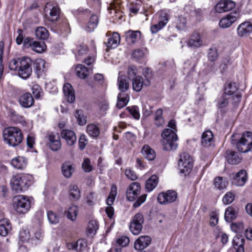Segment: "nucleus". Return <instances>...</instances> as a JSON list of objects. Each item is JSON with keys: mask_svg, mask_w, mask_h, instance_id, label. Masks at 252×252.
Listing matches in <instances>:
<instances>
[{"mask_svg": "<svg viewBox=\"0 0 252 252\" xmlns=\"http://www.w3.org/2000/svg\"><path fill=\"white\" fill-rule=\"evenodd\" d=\"M168 126L169 128H165L161 134L163 139L164 149L167 151L175 150L178 146L176 142L178 137L176 134L177 127L175 121L170 120L168 122Z\"/></svg>", "mask_w": 252, "mask_h": 252, "instance_id": "nucleus-1", "label": "nucleus"}, {"mask_svg": "<svg viewBox=\"0 0 252 252\" xmlns=\"http://www.w3.org/2000/svg\"><path fill=\"white\" fill-rule=\"evenodd\" d=\"M233 244L235 249L236 250V252H244L243 239L242 238H235L233 240Z\"/></svg>", "mask_w": 252, "mask_h": 252, "instance_id": "nucleus-52", "label": "nucleus"}, {"mask_svg": "<svg viewBox=\"0 0 252 252\" xmlns=\"http://www.w3.org/2000/svg\"><path fill=\"white\" fill-rule=\"evenodd\" d=\"M32 177L28 174H18L12 176L10 184L12 190L17 193L27 190L32 184Z\"/></svg>", "mask_w": 252, "mask_h": 252, "instance_id": "nucleus-3", "label": "nucleus"}, {"mask_svg": "<svg viewBox=\"0 0 252 252\" xmlns=\"http://www.w3.org/2000/svg\"><path fill=\"white\" fill-rule=\"evenodd\" d=\"M98 228L97 222L95 220L90 221L87 228L88 235L93 236L96 233V230Z\"/></svg>", "mask_w": 252, "mask_h": 252, "instance_id": "nucleus-40", "label": "nucleus"}, {"mask_svg": "<svg viewBox=\"0 0 252 252\" xmlns=\"http://www.w3.org/2000/svg\"><path fill=\"white\" fill-rule=\"evenodd\" d=\"M238 134L232 136V143L236 144L237 150L241 153H247L252 149V132L246 131L237 140Z\"/></svg>", "mask_w": 252, "mask_h": 252, "instance_id": "nucleus-4", "label": "nucleus"}, {"mask_svg": "<svg viewBox=\"0 0 252 252\" xmlns=\"http://www.w3.org/2000/svg\"><path fill=\"white\" fill-rule=\"evenodd\" d=\"M158 20L160 23L165 26L169 21L170 16L169 14L164 10H162L158 13Z\"/></svg>", "mask_w": 252, "mask_h": 252, "instance_id": "nucleus-51", "label": "nucleus"}, {"mask_svg": "<svg viewBox=\"0 0 252 252\" xmlns=\"http://www.w3.org/2000/svg\"><path fill=\"white\" fill-rule=\"evenodd\" d=\"M144 156L149 160H153L156 158V153L153 149L148 145H144L142 149Z\"/></svg>", "mask_w": 252, "mask_h": 252, "instance_id": "nucleus-35", "label": "nucleus"}, {"mask_svg": "<svg viewBox=\"0 0 252 252\" xmlns=\"http://www.w3.org/2000/svg\"><path fill=\"white\" fill-rule=\"evenodd\" d=\"M11 119L16 123H19L22 125L26 124L25 118L18 114H17L14 111L11 112Z\"/></svg>", "mask_w": 252, "mask_h": 252, "instance_id": "nucleus-53", "label": "nucleus"}, {"mask_svg": "<svg viewBox=\"0 0 252 252\" xmlns=\"http://www.w3.org/2000/svg\"><path fill=\"white\" fill-rule=\"evenodd\" d=\"M235 6L234 2L231 0H222L218 2L215 7L217 12L221 13L231 10Z\"/></svg>", "mask_w": 252, "mask_h": 252, "instance_id": "nucleus-14", "label": "nucleus"}, {"mask_svg": "<svg viewBox=\"0 0 252 252\" xmlns=\"http://www.w3.org/2000/svg\"><path fill=\"white\" fill-rule=\"evenodd\" d=\"M118 86L119 90L122 92H126L129 87L128 81L124 75H119L118 77Z\"/></svg>", "mask_w": 252, "mask_h": 252, "instance_id": "nucleus-32", "label": "nucleus"}, {"mask_svg": "<svg viewBox=\"0 0 252 252\" xmlns=\"http://www.w3.org/2000/svg\"><path fill=\"white\" fill-rule=\"evenodd\" d=\"M226 158L228 162L231 164H237L241 162V155L236 152L227 150L226 151Z\"/></svg>", "mask_w": 252, "mask_h": 252, "instance_id": "nucleus-20", "label": "nucleus"}, {"mask_svg": "<svg viewBox=\"0 0 252 252\" xmlns=\"http://www.w3.org/2000/svg\"><path fill=\"white\" fill-rule=\"evenodd\" d=\"M111 32H108L106 33L107 36H108V40L106 42V46L108 49L115 48L120 43V35L117 32H113L111 35Z\"/></svg>", "mask_w": 252, "mask_h": 252, "instance_id": "nucleus-15", "label": "nucleus"}, {"mask_svg": "<svg viewBox=\"0 0 252 252\" xmlns=\"http://www.w3.org/2000/svg\"><path fill=\"white\" fill-rule=\"evenodd\" d=\"M247 180V173L246 170L242 169L235 175L232 184L236 186H243Z\"/></svg>", "mask_w": 252, "mask_h": 252, "instance_id": "nucleus-21", "label": "nucleus"}, {"mask_svg": "<svg viewBox=\"0 0 252 252\" xmlns=\"http://www.w3.org/2000/svg\"><path fill=\"white\" fill-rule=\"evenodd\" d=\"M11 164L14 168L22 170L27 166V160L25 158L18 156L11 160Z\"/></svg>", "mask_w": 252, "mask_h": 252, "instance_id": "nucleus-28", "label": "nucleus"}, {"mask_svg": "<svg viewBox=\"0 0 252 252\" xmlns=\"http://www.w3.org/2000/svg\"><path fill=\"white\" fill-rule=\"evenodd\" d=\"M127 109L135 119H139L140 115L139 111V108L137 106H133L131 107H128L127 108Z\"/></svg>", "mask_w": 252, "mask_h": 252, "instance_id": "nucleus-54", "label": "nucleus"}, {"mask_svg": "<svg viewBox=\"0 0 252 252\" xmlns=\"http://www.w3.org/2000/svg\"><path fill=\"white\" fill-rule=\"evenodd\" d=\"M98 23V18L97 16L94 14L92 15L86 28V31L87 32L93 31L97 27Z\"/></svg>", "mask_w": 252, "mask_h": 252, "instance_id": "nucleus-38", "label": "nucleus"}, {"mask_svg": "<svg viewBox=\"0 0 252 252\" xmlns=\"http://www.w3.org/2000/svg\"><path fill=\"white\" fill-rule=\"evenodd\" d=\"M82 243L80 241H78L77 242L68 243L67 244V248L68 250H74L77 252L81 251Z\"/></svg>", "mask_w": 252, "mask_h": 252, "instance_id": "nucleus-60", "label": "nucleus"}, {"mask_svg": "<svg viewBox=\"0 0 252 252\" xmlns=\"http://www.w3.org/2000/svg\"><path fill=\"white\" fill-rule=\"evenodd\" d=\"M219 213L218 211H212L210 213V224L212 226H216L219 220Z\"/></svg>", "mask_w": 252, "mask_h": 252, "instance_id": "nucleus-55", "label": "nucleus"}, {"mask_svg": "<svg viewBox=\"0 0 252 252\" xmlns=\"http://www.w3.org/2000/svg\"><path fill=\"white\" fill-rule=\"evenodd\" d=\"M117 194V187L116 185H113L111 187L109 195L107 199V204L108 206L105 209L106 213L108 217L110 218H112L114 215V209L111 205L113 204Z\"/></svg>", "mask_w": 252, "mask_h": 252, "instance_id": "nucleus-12", "label": "nucleus"}, {"mask_svg": "<svg viewBox=\"0 0 252 252\" xmlns=\"http://www.w3.org/2000/svg\"><path fill=\"white\" fill-rule=\"evenodd\" d=\"M144 84L143 79L140 76H137L132 79V88L136 92L141 90Z\"/></svg>", "mask_w": 252, "mask_h": 252, "instance_id": "nucleus-41", "label": "nucleus"}, {"mask_svg": "<svg viewBox=\"0 0 252 252\" xmlns=\"http://www.w3.org/2000/svg\"><path fill=\"white\" fill-rule=\"evenodd\" d=\"M33 236L31 239L32 241L42 240L44 237V232L42 229L40 228H36L32 231Z\"/></svg>", "mask_w": 252, "mask_h": 252, "instance_id": "nucleus-49", "label": "nucleus"}, {"mask_svg": "<svg viewBox=\"0 0 252 252\" xmlns=\"http://www.w3.org/2000/svg\"><path fill=\"white\" fill-rule=\"evenodd\" d=\"M78 211V208L76 206L71 205L69 207L67 210L65 211L64 213L68 219L74 221L76 219Z\"/></svg>", "mask_w": 252, "mask_h": 252, "instance_id": "nucleus-36", "label": "nucleus"}, {"mask_svg": "<svg viewBox=\"0 0 252 252\" xmlns=\"http://www.w3.org/2000/svg\"><path fill=\"white\" fill-rule=\"evenodd\" d=\"M34 69L38 77L42 76L47 70L45 61L41 59L36 60L34 63Z\"/></svg>", "mask_w": 252, "mask_h": 252, "instance_id": "nucleus-29", "label": "nucleus"}, {"mask_svg": "<svg viewBox=\"0 0 252 252\" xmlns=\"http://www.w3.org/2000/svg\"><path fill=\"white\" fill-rule=\"evenodd\" d=\"M86 131L90 136L93 137L98 136L100 133L99 127L97 126L94 124H91L87 126Z\"/></svg>", "mask_w": 252, "mask_h": 252, "instance_id": "nucleus-39", "label": "nucleus"}, {"mask_svg": "<svg viewBox=\"0 0 252 252\" xmlns=\"http://www.w3.org/2000/svg\"><path fill=\"white\" fill-rule=\"evenodd\" d=\"M129 97L127 95L125 94L119 93L118 95V102L117 103V106L119 108H122L126 106Z\"/></svg>", "mask_w": 252, "mask_h": 252, "instance_id": "nucleus-44", "label": "nucleus"}, {"mask_svg": "<svg viewBox=\"0 0 252 252\" xmlns=\"http://www.w3.org/2000/svg\"><path fill=\"white\" fill-rule=\"evenodd\" d=\"M88 51L87 46L84 44L77 45L76 49H73V52L74 53L77 60L81 59V57L85 55Z\"/></svg>", "mask_w": 252, "mask_h": 252, "instance_id": "nucleus-33", "label": "nucleus"}, {"mask_svg": "<svg viewBox=\"0 0 252 252\" xmlns=\"http://www.w3.org/2000/svg\"><path fill=\"white\" fill-rule=\"evenodd\" d=\"M75 168L73 165L69 162L64 163L62 167V172L63 176L66 178H69L71 177L74 172Z\"/></svg>", "mask_w": 252, "mask_h": 252, "instance_id": "nucleus-31", "label": "nucleus"}, {"mask_svg": "<svg viewBox=\"0 0 252 252\" xmlns=\"http://www.w3.org/2000/svg\"><path fill=\"white\" fill-rule=\"evenodd\" d=\"M11 224L7 219L0 220V235L5 237L11 230Z\"/></svg>", "mask_w": 252, "mask_h": 252, "instance_id": "nucleus-27", "label": "nucleus"}, {"mask_svg": "<svg viewBox=\"0 0 252 252\" xmlns=\"http://www.w3.org/2000/svg\"><path fill=\"white\" fill-rule=\"evenodd\" d=\"M4 141L11 147L20 145L23 139L21 130L17 127L9 126L4 129L2 133Z\"/></svg>", "mask_w": 252, "mask_h": 252, "instance_id": "nucleus-2", "label": "nucleus"}, {"mask_svg": "<svg viewBox=\"0 0 252 252\" xmlns=\"http://www.w3.org/2000/svg\"><path fill=\"white\" fill-rule=\"evenodd\" d=\"M63 92L68 102L72 103L75 99L74 91L72 86L69 83H66L63 87Z\"/></svg>", "mask_w": 252, "mask_h": 252, "instance_id": "nucleus-26", "label": "nucleus"}, {"mask_svg": "<svg viewBox=\"0 0 252 252\" xmlns=\"http://www.w3.org/2000/svg\"><path fill=\"white\" fill-rule=\"evenodd\" d=\"M82 167L85 172H91L92 170L93 166L91 164L90 159L88 158H85L82 164Z\"/></svg>", "mask_w": 252, "mask_h": 252, "instance_id": "nucleus-61", "label": "nucleus"}, {"mask_svg": "<svg viewBox=\"0 0 252 252\" xmlns=\"http://www.w3.org/2000/svg\"><path fill=\"white\" fill-rule=\"evenodd\" d=\"M178 166L181 173L185 174V175L189 174L193 167L192 158L188 153H182L180 155Z\"/></svg>", "mask_w": 252, "mask_h": 252, "instance_id": "nucleus-8", "label": "nucleus"}, {"mask_svg": "<svg viewBox=\"0 0 252 252\" xmlns=\"http://www.w3.org/2000/svg\"><path fill=\"white\" fill-rule=\"evenodd\" d=\"M22 58L17 60L13 59L9 63V67L11 70H18L19 67V63Z\"/></svg>", "mask_w": 252, "mask_h": 252, "instance_id": "nucleus-63", "label": "nucleus"}, {"mask_svg": "<svg viewBox=\"0 0 252 252\" xmlns=\"http://www.w3.org/2000/svg\"><path fill=\"white\" fill-rule=\"evenodd\" d=\"M252 31V25L250 22H244L238 26L237 29L239 36H245Z\"/></svg>", "mask_w": 252, "mask_h": 252, "instance_id": "nucleus-22", "label": "nucleus"}, {"mask_svg": "<svg viewBox=\"0 0 252 252\" xmlns=\"http://www.w3.org/2000/svg\"><path fill=\"white\" fill-rule=\"evenodd\" d=\"M31 49L37 53H42L46 50V45L44 41H34Z\"/></svg>", "mask_w": 252, "mask_h": 252, "instance_id": "nucleus-37", "label": "nucleus"}, {"mask_svg": "<svg viewBox=\"0 0 252 252\" xmlns=\"http://www.w3.org/2000/svg\"><path fill=\"white\" fill-rule=\"evenodd\" d=\"M235 198V194L233 192L226 193L222 198V201L225 204H229L233 202Z\"/></svg>", "mask_w": 252, "mask_h": 252, "instance_id": "nucleus-56", "label": "nucleus"}, {"mask_svg": "<svg viewBox=\"0 0 252 252\" xmlns=\"http://www.w3.org/2000/svg\"><path fill=\"white\" fill-rule=\"evenodd\" d=\"M126 41L128 44H134L138 42L141 37V32L139 31L129 30L126 32Z\"/></svg>", "mask_w": 252, "mask_h": 252, "instance_id": "nucleus-23", "label": "nucleus"}, {"mask_svg": "<svg viewBox=\"0 0 252 252\" xmlns=\"http://www.w3.org/2000/svg\"><path fill=\"white\" fill-rule=\"evenodd\" d=\"M35 35L37 38L44 40L48 37L49 32L45 28L39 27L35 31Z\"/></svg>", "mask_w": 252, "mask_h": 252, "instance_id": "nucleus-45", "label": "nucleus"}, {"mask_svg": "<svg viewBox=\"0 0 252 252\" xmlns=\"http://www.w3.org/2000/svg\"><path fill=\"white\" fill-rule=\"evenodd\" d=\"M74 116L79 125L84 126L86 124V117L84 115L83 111L82 110H76L75 111Z\"/></svg>", "mask_w": 252, "mask_h": 252, "instance_id": "nucleus-46", "label": "nucleus"}, {"mask_svg": "<svg viewBox=\"0 0 252 252\" xmlns=\"http://www.w3.org/2000/svg\"><path fill=\"white\" fill-rule=\"evenodd\" d=\"M158 182V178L156 175H152L146 182L145 188L149 191L153 190L157 186Z\"/></svg>", "mask_w": 252, "mask_h": 252, "instance_id": "nucleus-34", "label": "nucleus"}, {"mask_svg": "<svg viewBox=\"0 0 252 252\" xmlns=\"http://www.w3.org/2000/svg\"><path fill=\"white\" fill-rule=\"evenodd\" d=\"M241 17L240 13L235 11L223 17L219 22V26L222 29L230 27Z\"/></svg>", "mask_w": 252, "mask_h": 252, "instance_id": "nucleus-10", "label": "nucleus"}, {"mask_svg": "<svg viewBox=\"0 0 252 252\" xmlns=\"http://www.w3.org/2000/svg\"><path fill=\"white\" fill-rule=\"evenodd\" d=\"M69 195L74 199L78 200L80 197V190L76 185H71L69 187Z\"/></svg>", "mask_w": 252, "mask_h": 252, "instance_id": "nucleus-47", "label": "nucleus"}, {"mask_svg": "<svg viewBox=\"0 0 252 252\" xmlns=\"http://www.w3.org/2000/svg\"><path fill=\"white\" fill-rule=\"evenodd\" d=\"M226 94H223L222 96L218 100L217 106L218 108H221L226 107L228 103V97H226Z\"/></svg>", "mask_w": 252, "mask_h": 252, "instance_id": "nucleus-58", "label": "nucleus"}, {"mask_svg": "<svg viewBox=\"0 0 252 252\" xmlns=\"http://www.w3.org/2000/svg\"><path fill=\"white\" fill-rule=\"evenodd\" d=\"M49 147L52 151H57L61 147L60 137L58 133H51L48 136Z\"/></svg>", "mask_w": 252, "mask_h": 252, "instance_id": "nucleus-18", "label": "nucleus"}, {"mask_svg": "<svg viewBox=\"0 0 252 252\" xmlns=\"http://www.w3.org/2000/svg\"><path fill=\"white\" fill-rule=\"evenodd\" d=\"M186 24V20L184 17H179L176 21V28L182 30L185 29Z\"/></svg>", "mask_w": 252, "mask_h": 252, "instance_id": "nucleus-64", "label": "nucleus"}, {"mask_svg": "<svg viewBox=\"0 0 252 252\" xmlns=\"http://www.w3.org/2000/svg\"><path fill=\"white\" fill-rule=\"evenodd\" d=\"M18 71L20 77L24 79L28 78L32 73L31 60L28 57L22 58Z\"/></svg>", "mask_w": 252, "mask_h": 252, "instance_id": "nucleus-9", "label": "nucleus"}, {"mask_svg": "<svg viewBox=\"0 0 252 252\" xmlns=\"http://www.w3.org/2000/svg\"><path fill=\"white\" fill-rule=\"evenodd\" d=\"M244 228V224L241 222L232 223L231 225V230L236 233L241 232Z\"/></svg>", "mask_w": 252, "mask_h": 252, "instance_id": "nucleus-57", "label": "nucleus"}, {"mask_svg": "<svg viewBox=\"0 0 252 252\" xmlns=\"http://www.w3.org/2000/svg\"><path fill=\"white\" fill-rule=\"evenodd\" d=\"M144 222L143 216L141 213L136 214L133 217L129 226L130 231L134 235L139 234L142 228V223Z\"/></svg>", "mask_w": 252, "mask_h": 252, "instance_id": "nucleus-11", "label": "nucleus"}, {"mask_svg": "<svg viewBox=\"0 0 252 252\" xmlns=\"http://www.w3.org/2000/svg\"><path fill=\"white\" fill-rule=\"evenodd\" d=\"M188 45L192 48H199L204 45V42L200 34L198 32H194L190 36Z\"/></svg>", "mask_w": 252, "mask_h": 252, "instance_id": "nucleus-16", "label": "nucleus"}, {"mask_svg": "<svg viewBox=\"0 0 252 252\" xmlns=\"http://www.w3.org/2000/svg\"><path fill=\"white\" fill-rule=\"evenodd\" d=\"M237 89L234 83H229L224 87V94L227 95H233L237 91Z\"/></svg>", "mask_w": 252, "mask_h": 252, "instance_id": "nucleus-50", "label": "nucleus"}, {"mask_svg": "<svg viewBox=\"0 0 252 252\" xmlns=\"http://www.w3.org/2000/svg\"><path fill=\"white\" fill-rule=\"evenodd\" d=\"M33 198L23 195L15 196L13 199V207L18 215H24L30 210Z\"/></svg>", "mask_w": 252, "mask_h": 252, "instance_id": "nucleus-6", "label": "nucleus"}, {"mask_svg": "<svg viewBox=\"0 0 252 252\" xmlns=\"http://www.w3.org/2000/svg\"><path fill=\"white\" fill-rule=\"evenodd\" d=\"M47 215L48 220L50 223L56 224L59 223L60 217L57 214L52 211H49L47 212Z\"/></svg>", "mask_w": 252, "mask_h": 252, "instance_id": "nucleus-48", "label": "nucleus"}, {"mask_svg": "<svg viewBox=\"0 0 252 252\" xmlns=\"http://www.w3.org/2000/svg\"><path fill=\"white\" fill-rule=\"evenodd\" d=\"M19 238L23 242H28L31 239V234L29 231L23 230L20 232Z\"/></svg>", "mask_w": 252, "mask_h": 252, "instance_id": "nucleus-62", "label": "nucleus"}, {"mask_svg": "<svg viewBox=\"0 0 252 252\" xmlns=\"http://www.w3.org/2000/svg\"><path fill=\"white\" fill-rule=\"evenodd\" d=\"M177 197V192L172 190L160 193L158 196V200L161 204H167L174 202Z\"/></svg>", "mask_w": 252, "mask_h": 252, "instance_id": "nucleus-13", "label": "nucleus"}, {"mask_svg": "<svg viewBox=\"0 0 252 252\" xmlns=\"http://www.w3.org/2000/svg\"><path fill=\"white\" fill-rule=\"evenodd\" d=\"M61 136L65 140L68 146H73L76 142V136L75 132L72 130L63 129L61 132Z\"/></svg>", "mask_w": 252, "mask_h": 252, "instance_id": "nucleus-17", "label": "nucleus"}, {"mask_svg": "<svg viewBox=\"0 0 252 252\" xmlns=\"http://www.w3.org/2000/svg\"><path fill=\"white\" fill-rule=\"evenodd\" d=\"M214 143L213 134L211 131L206 130L202 135L201 144L205 147H209Z\"/></svg>", "mask_w": 252, "mask_h": 252, "instance_id": "nucleus-24", "label": "nucleus"}, {"mask_svg": "<svg viewBox=\"0 0 252 252\" xmlns=\"http://www.w3.org/2000/svg\"><path fill=\"white\" fill-rule=\"evenodd\" d=\"M32 90L33 95L36 98H39L43 94L42 89L37 84L33 85L32 86Z\"/></svg>", "mask_w": 252, "mask_h": 252, "instance_id": "nucleus-59", "label": "nucleus"}, {"mask_svg": "<svg viewBox=\"0 0 252 252\" xmlns=\"http://www.w3.org/2000/svg\"><path fill=\"white\" fill-rule=\"evenodd\" d=\"M151 239L148 236H141L135 242L134 247L136 250L141 251L147 248L151 243Z\"/></svg>", "mask_w": 252, "mask_h": 252, "instance_id": "nucleus-19", "label": "nucleus"}, {"mask_svg": "<svg viewBox=\"0 0 252 252\" xmlns=\"http://www.w3.org/2000/svg\"><path fill=\"white\" fill-rule=\"evenodd\" d=\"M140 192V185L137 182L131 183L127 189L126 192V198L130 201H133L137 199L133 204V207L135 208L139 207L146 199L147 194H143L138 197Z\"/></svg>", "mask_w": 252, "mask_h": 252, "instance_id": "nucleus-5", "label": "nucleus"}, {"mask_svg": "<svg viewBox=\"0 0 252 252\" xmlns=\"http://www.w3.org/2000/svg\"><path fill=\"white\" fill-rule=\"evenodd\" d=\"M20 104L25 108L32 106L34 103V99L30 93H25L22 94L19 99Z\"/></svg>", "mask_w": 252, "mask_h": 252, "instance_id": "nucleus-25", "label": "nucleus"}, {"mask_svg": "<svg viewBox=\"0 0 252 252\" xmlns=\"http://www.w3.org/2000/svg\"><path fill=\"white\" fill-rule=\"evenodd\" d=\"M44 12L46 19L52 22H57L60 18V9L55 2L46 3L44 7Z\"/></svg>", "mask_w": 252, "mask_h": 252, "instance_id": "nucleus-7", "label": "nucleus"}, {"mask_svg": "<svg viewBox=\"0 0 252 252\" xmlns=\"http://www.w3.org/2000/svg\"><path fill=\"white\" fill-rule=\"evenodd\" d=\"M238 209L232 206L227 207L225 212L224 219L227 222H231L235 219L237 216Z\"/></svg>", "mask_w": 252, "mask_h": 252, "instance_id": "nucleus-30", "label": "nucleus"}, {"mask_svg": "<svg viewBox=\"0 0 252 252\" xmlns=\"http://www.w3.org/2000/svg\"><path fill=\"white\" fill-rule=\"evenodd\" d=\"M76 74L81 78L84 79L88 75V68L82 64L78 65L75 68Z\"/></svg>", "mask_w": 252, "mask_h": 252, "instance_id": "nucleus-43", "label": "nucleus"}, {"mask_svg": "<svg viewBox=\"0 0 252 252\" xmlns=\"http://www.w3.org/2000/svg\"><path fill=\"white\" fill-rule=\"evenodd\" d=\"M214 184L215 187L218 189H222L227 186L228 181L225 178L218 177L215 179Z\"/></svg>", "mask_w": 252, "mask_h": 252, "instance_id": "nucleus-42", "label": "nucleus"}]
</instances>
